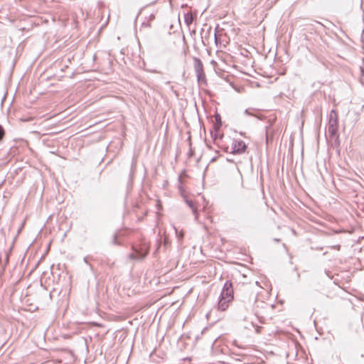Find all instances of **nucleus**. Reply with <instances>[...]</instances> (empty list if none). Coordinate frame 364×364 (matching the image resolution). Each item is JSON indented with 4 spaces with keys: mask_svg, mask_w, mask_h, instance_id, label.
Returning <instances> with one entry per match:
<instances>
[{
    "mask_svg": "<svg viewBox=\"0 0 364 364\" xmlns=\"http://www.w3.org/2000/svg\"><path fill=\"white\" fill-rule=\"evenodd\" d=\"M234 300V290L232 284L227 281L223 288L218 304V309L221 311H226Z\"/></svg>",
    "mask_w": 364,
    "mask_h": 364,
    "instance_id": "f257e3e1",
    "label": "nucleus"
},
{
    "mask_svg": "<svg viewBox=\"0 0 364 364\" xmlns=\"http://www.w3.org/2000/svg\"><path fill=\"white\" fill-rule=\"evenodd\" d=\"M230 146L225 147V151L232 154H240L246 151L247 146L241 139H230Z\"/></svg>",
    "mask_w": 364,
    "mask_h": 364,
    "instance_id": "f03ea898",
    "label": "nucleus"
},
{
    "mask_svg": "<svg viewBox=\"0 0 364 364\" xmlns=\"http://www.w3.org/2000/svg\"><path fill=\"white\" fill-rule=\"evenodd\" d=\"M134 252L129 255L130 259H139L144 258L149 252V245L148 243H143L140 247H134Z\"/></svg>",
    "mask_w": 364,
    "mask_h": 364,
    "instance_id": "7ed1b4c3",
    "label": "nucleus"
},
{
    "mask_svg": "<svg viewBox=\"0 0 364 364\" xmlns=\"http://www.w3.org/2000/svg\"><path fill=\"white\" fill-rule=\"evenodd\" d=\"M196 70L198 73V80H200L203 75V63L199 59L196 60Z\"/></svg>",
    "mask_w": 364,
    "mask_h": 364,
    "instance_id": "20e7f679",
    "label": "nucleus"
},
{
    "mask_svg": "<svg viewBox=\"0 0 364 364\" xmlns=\"http://www.w3.org/2000/svg\"><path fill=\"white\" fill-rule=\"evenodd\" d=\"M211 134L214 139V141L217 144H220L223 136V134L220 132V129L218 130V132H216V131L213 129V131L211 132Z\"/></svg>",
    "mask_w": 364,
    "mask_h": 364,
    "instance_id": "39448f33",
    "label": "nucleus"
},
{
    "mask_svg": "<svg viewBox=\"0 0 364 364\" xmlns=\"http://www.w3.org/2000/svg\"><path fill=\"white\" fill-rule=\"evenodd\" d=\"M215 122L214 123V125H213V129H215L216 131V132H218V130L220 129V127L222 126L221 118L219 114H216L215 116Z\"/></svg>",
    "mask_w": 364,
    "mask_h": 364,
    "instance_id": "423d86ee",
    "label": "nucleus"
},
{
    "mask_svg": "<svg viewBox=\"0 0 364 364\" xmlns=\"http://www.w3.org/2000/svg\"><path fill=\"white\" fill-rule=\"evenodd\" d=\"M184 21L187 26H190V25L193 23V15L191 12H188L184 15Z\"/></svg>",
    "mask_w": 364,
    "mask_h": 364,
    "instance_id": "0eeeda50",
    "label": "nucleus"
},
{
    "mask_svg": "<svg viewBox=\"0 0 364 364\" xmlns=\"http://www.w3.org/2000/svg\"><path fill=\"white\" fill-rule=\"evenodd\" d=\"M256 303H257V299H256V298H254L253 299V305H252V306L251 305H245V309L247 310H249V309L252 310L254 312V314L257 316H258L257 312L254 306Z\"/></svg>",
    "mask_w": 364,
    "mask_h": 364,
    "instance_id": "6e6552de",
    "label": "nucleus"
},
{
    "mask_svg": "<svg viewBox=\"0 0 364 364\" xmlns=\"http://www.w3.org/2000/svg\"><path fill=\"white\" fill-rule=\"evenodd\" d=\"M186 203L188 205V206L192 209L194 214L197 215V207L196 204L192 200H187Z\"/></svg>",
    "mask_w": 364,
    "mask_h": 364,
    "instance_id": "1a4fd4ad",
    "label": "nucleus"
},
{
    "mask_svg": "<svg viewBox=\"0 0 364 364\" xmlns=\"http://www.w3.org/2000/svg\"><path fill=\"white\" fill-rule=\"evenodd\" d=\"M237 183L242 186V176L239 170H237Z\"/></svg>",
    "mask_w": 364,
    "mask_h": 364,
    "instance_id": "9d476101",
    "label": "nucleus"
},
{
    "mask_svg": "<svg viewBox=\"0 0 364 364\" xmlns=\"http://www.w3.org/2000/svg\"><path fill=\"white\" fill-rule=\"evenodd\" d=\"M5 134V131L3 127L0 125V141L2 140Z\"/></svg>",
    "mask_w": 364,
    "mask_h": 364,
    "instance_id": "9b49d317",
    "label": "nucleus"
},
{
    "mask_svg": "<svg viewBox=\"0 0 364 364\" xmlns=\"http://www.w3.org/2000/svg\"><path fill=\"white\" fill-rule=\"evenodd\" d=\"M262 329V327L257 326L255 328V331L257 333H260Z\"/></svg>",
    "mask_w": 364,
    "mask_h": 364,
    "instance_id": "f8f14e48",
    "label": "nucleus"
},
{
    "mask_svg": "<svg viewBox=\"0 0 364 364\" xmlns=\"http://www.w3.org/2000/svg\"><path fill=\"white\" fill-rule=\"evenodd\" d=\"M333 248L336 250H340L341 246L339 245H337L333 246Z\"/></svg>",
    "mask_w": 364,
    "mask_h": 364,
    "instance_id": "ddd939ff",
    "label": "nucleus"
},
{
    "mask_svg": "<svg viewBox=\"0 0 364 364\" xmlns=\"http://www.w3.org/2000/svg\"><path fill=\"white\" fill-rule=\"evenodd\" d=\"M215 161V158H213V159H212V161Z\"/></svg>",
    "mask_w": 364,
    "mask_h": 364,
    "instance_id": "4468645a",
    "label": "nucleus"
}]
</instances>
